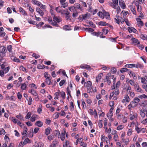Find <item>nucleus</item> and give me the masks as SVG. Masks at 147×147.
Returning <instances> with one entry per match:
<instances>
[{"instance_id":"obj_33","label":"nucleus","mask_w":147,"mask_h":147,"mask_svg":"<svg viewBox=\"0 0 147 147\" xmlns=\"http://www.w3.org/2000/svg\"><path fill=\"white\" fill-rule=\"evenodd\" d=\"M75 6L74 7L76 10L77 9H79L80 10H82V7H80V5L78 3H76L74 4Z\"/></svg>"},{"instance_id":"obj_1","label":"nucleus","mask_w":147,"mask_h":147,"mask_svg":"<svg viewBox=\"0 0 147 147\" xmlns=\"http://www.w3.org/2000/svg\"><path fill=\"white\" fill-rule=\"evenodd\" d=\"M7 52L6 47L4 46H1L0 49V56L3 58L5 56V54Z\"/></svg>"},{"instance_id":"obj_40","label":"nucleus","mask_w":147,"mask_h":147,"mask_svg":"<svg viewBox=\"0 0 147 147\" xmlns=\"http://www.w3.org/2000/svg\"><path fill=\"white\" fill-rule=\"evenodd\" d=\"M141 105L143 107L147 106V100H144L141 103Z\"/></svg>"},{"instance_id":"obj_58","label":"nucleus","mask_w":147,"mask_h":147,"mask_svg":"<svg viewBox=\"0 0 147 147\" xmlns=\"http://www.w3.org/2000/svg\"><path fill=\"white\" fill-rule=\"evenodd\" d=\"M133 131L131 129H129L127 133V135L128 136H131L132 133Z\"/></svg>"},{"instance_id":"obj_14","label":"nucleus","mask_w":147,"mask_h":147,"mask_svg":"<svg viewBox=\"0 0 147 147\" xmlns=\"http://www.w3.org/2000/svg\"><path fill=\"white\" fill-rule=\"evenodd\" d=\"M62 21L61 18L59 17L54 16L53 17V21L57 22L59 23Z\"/></svg>"},{"instance_id":"obj_6","label":"nucleus","mask_w":147,"mask_h":147,"mask_svg":"<svg viewBox=\"0 0 147 147\" xmlns=\"http://www.w3.org/2000/svg\"><path fill=\"white\" fill-rule=\"evenodd\" d=\"M118 5V0H112V3L110 4V5L113 8L115 9Z\"/></svg>"},{"instance_id":"obj_9","label":"nucleus","mask_w":147,"mask_h":147,"mask_svg":"<svg viewBox=\"0 0 147 147\" xmlns=\"http://www.w3.org/2000/svg\"><path fill=\"white\" fill-rule=\"evenodd\" d=\"M114 108L111 107L110 110L109 112L107 114V117L109 119H111L112 118L113 116V110Z\"/></svg>"},{"instance_id":"obj_26","label":"nucleus","mask_w":147,"mask_h":147,"mask_svg":"<svg viewBox=\"0 0 147 147\" xmlns=\"http://www.w3.org/2000/svg\"><path fill=\"white\" fill-rule=\"evenodd\" d=\"M136 20L137 22L138 25L139 26H142L144 25L143 22L141 20V19L139 18L136 19Z\"/></svg>"},{"instance_id":"obj_11","label":"nucleus","mask_w":147,"mask_h":147,"mask_svg":"<svg viewBox=\"0 0 147 147\" xmlns=\"http://www.w3.org/2000/svg\"><path fill=\"white\" fill-rule=\"evenodd\" d=\"M80 67L81 68L86 69L89 71H90L91 70L90 66L89 65L86 64L81 65L80 66Z\"/></svg>"},{"instance_id":"obj_38","label":"nucleus","mask_w":147,"mask_h":147,"mask_svg":"<svg viewBox=\"0 0 147 147\" xmlns=\"http://www.w3.org/2000/svg\"><path fill=\"white\" fill-rule=\"evenodd\" d=\"M51 129L50 127H48L45 129V134L47 135H48L50 133Z\"/></svg>"},{"instance_id":"obj_4","label":"nucleus","mask_w":147,"mask_h":147,"mask_svg":"<svg viewBox=\"0 0 147 147\" xmlns=\"http://www.w3.org/2000/svg\"><path fill=\"white\" fill-rule=\"evenodd\" d=\"M147 107L142 108V109H139L140 114L141 116L143 118H144L145 116V112Z\"/></svg>"},{"instance_id":"obj_15","label":"nucleus","mask_w":147,"mask_h":147,"mask_svg":"<svg viewBox=\"0 0 147 147\" xmlns=\"http://www.w3.org/2000/svg\"><path fill=\"white\" fill-rule=\"evenodd\" d=\"M129 7L133 14L134 15H136V12L135 10V6L132 5H130L129 6Z\"/></svg>"},{"instance_id":"obj_12","label":"nucleus","mask_w":147,"mask_h":147,"mask_svg":"<svg viewBox=\"0 0 147 147\" xmlns=\"http://www.w3.org/2000/svg\"><path fill=\"white\" fill-rule=\"evenodd\" d=\"M119 4L121 7L123 9H125L126 7V5L125 2L123 0H119Z\"/></svg>"},{"instance_id":"obj_32","label":"nucleus","mask_w":147,"mask_h":147,"mask_svg":"<svg viewBox=\"0 0 147 147\" xmlns=\"http://www.w3.org/2000/svg\"><path fill=\"white\" fill-rule=\"evenodd\" d=\"M103 76V74L102 73H101L100 74H99L97 77H96V80L97 82H98L100 80Z\"/></svg>"},{"instance_id":"obj_31","label":"nucleus","mask_w":147,"mask_h":147,"mask_svg":"<svg viewBox=\"0 0 147 147\" xmlns=\"http://www.w3.org/2000/svg\"><path fill=\"white\" fill-rule=\"evenodd\" d=\"M143 94L138 96V98L140 99H147V95H146L144 94Z\"/></svg>"},{"instance_id":"obj_10","label":"nucleus","mask_w":147,"mask_h":147,"mask_svg":"<svg viewBox=\"0 0 147 147\" xmlns=\"http://www.w3.org/2000/svg\"><path fill=\"white\" fill-rule=\"evenodd\" d=\"M66 134V131L65 129H63L62 131L60 138L62 141H64L65 139V136Z\"/></svg>"},{"instance_id":"obj_23","label":"nucleus","mask_w":147,"mask_h":147,"mask_svg":"<svg viewBox=\"0 0 147 147\" xmlns=\"http://www.w3.org/2000/svg\"><path fill=\"white\" fill-rule=\"evenodd\" d=\"M128 74L130 76H132L133 77V78L134 80H136L137 79V77L136 74L133 72L132 71H130L129 72Z\"/></svg>"},{"instance_id":"obj_49","label":"nucleus","mask_w":147,"mask_h":147,"mask_svg":"<svg viewBox=\"0 0 147 147\" xmlns=\"http://www.w3.org/2000/svg\"><path fill=\"white\" fill-rule=\"evenodd\" d=\"M59 113H56L53 115V117L55 119H57L58 118L59 116Z\"/></svg>"},{"instance_id":"obj_8","label":"nucleus","mask_w":147,"mask_h":147,"mask_svg":"<svg viewBox=\"0 0 147 147\" xmlns=\"http://www.w3.org/2000/svg\"><path fill=\"white\" fill-rule=\"evenodd\" d=\"M59 146H60L59 145V142L57 140H55L52 142V144L50 145L49 147H56Z\"/></svg>"},{"instance_id":"obj_19","label":"nucleus","mask_w":147,"mask_h":147,"mask_svg":"<svg viewBox=\"0 0 147 147\" xmlns=\"http://www.w3.org/2000/svg\"><path fill=\"white\" fill-rule=\"evenodd\" d=\"M43 122L40 121H38L36 122L35 125L38 127H41L43 125Z\"/></svg>"},{"instance_id":"obj_16","label":"nucleus","mask_w":147,"mask_h":147,"mask_svg":"<svg viewBox=\"0 0 147 147\" xmlns=\"http://www.w3.org/2000/svg\"><path fill=\"white\" fill-rule=\"evenodd\" d=\"M32 4L36 5L38 6H40L42 5L40 2L36 0H32Z\"/></svg>"},{"instance_id":"obj_3","label":"nucleus","mask_w":147,"mask_h":147,"mask_svg":"<svg viewBox=\"0 0 147 147\" xmlns=\"http://www.w3.org/2000/svg\"><path fill=\"white\" fill-rule=\"evenodd\" d=\"M116 18H114L115 22L118 24H119L120 22L123 24L124 22V20L121 17L117 15L115 16Z\"/></svg>"},{"instance_id":"obj_55","label":"nucleus","mask_w":147,"mask_h":147,"mask_svg":"<svg viewBox=\"0 0 147 147\" xmlns=\"http://www.w3.org/2000/svg\"><path fill=\"white\" fill-rule=\"evenodd\" d=\"M82 21L83 20H86L87 19V14H85L82 15Z\"/></svg>"},{"instance_id":"obj_17","label":"nucleus","mask_w":147,"mask_h":147,"mask_svg":"<svg viewBox=\"0 0 147 147\" xmlns=\"http://www.w3.org/2000/svg\"><path fill=\"white\" fill-rule=\"evenodd\" d=\"M84 85V86L86 87H92V83L91 81H89L87 82H85Z\"/></svg>"},{"instance_id":"obj_52","label":"nucleus","mask_w":147,"mask_h":147,"mask_svg":"<svg viewBox=\"0 0 147 147\" xmlns=\"http://www.w3.org/2000/svg\"><path fill=\"white\" fill-rule=\"evenodd\" d=\"M60 95L63 99H65V94L64 92H60Z\"/></svg>"},{"instance_id":"obj_35","label":"nucleus","mask_w":147,"mask_h":147,"mask_svg":"<svg viewBox=\"0 0 147 147\" xmlns=\"http://www.w3.org/2000/svg\"><path fill=\"white\" fill-rule=\"evenodd\" d=\"M32 91L33 92H32V94L33 96L36 97L35 98L36 100H38L39 99V98L38 96V94L37 93H36V92L34 90L33 91Z\"/></svg>"},{"instance_id":"obj_44","label":"nucleus","mask_w":147,"mask_h":147,"mask_svg":"<svg viewBox=\"0 0 147 147\" xmlns=\"http://www.w3.org/2000/svg\"><path fill=\"white\" fill-rule=\"evenodd\" d=\"M28 131V129L26 126H24V131L23 133L22 134V135H24L26 134Z\"/></svg>"},{"instance_id":"obj_41","label":"nucleus","mask_w":147,"mask_h":147,"mask_svg":"<svg viewBox=\"0 0 147 147\" xmlns=\"http://www.w3.org/2000/svg\"><path fill=\"white\" fill-rule=\"evenodd\" d=\"M31 143V141L28 138H26L24 140L23 144L25 145L28 143Z\"/></svg>"},{"instance_id":"obj_60","label":"nucleus","mask_w":147,"mask_h":147,"mask_svg":"<svg viewBox=\"0 0 147 147\" xmlns=\"http://www.w3.org/2000/svg\"><path fill=\"white\" fill-rule=\"evenodd\" d=\"M54 134L56 136H59L60 134V132L58 130L55 131Z\"/></svg>"},{"instance_id":"obj_18","label":"nucleus","mask_w":147,"mask_h":147,"mask_svg":"<svg viewBox=\"0 0 147 147\" xmlns=\"http://www.w3.org/2000/svg\"><path fill=\"white\" fill-rule=\"evenodd\" d=\"M38 116L36 115H33L32 116L30 119V121L32 122H34L38 118Z\"/></svg>"},{"instance_id":"obj_63","label":"nucleus","mask_w":147,"mask_h":147,"mask_svg":"<svg viewBox=\"0 0 147 147\" xmlns=\"http://www.w3.org/2000/svg\"><path fill=\"white\" fill-rule=\"evenodd\" d=\"M141 123L144 125L147 124V118L141 121Z\"/></svg>"},{"instance_id":"obj_29","label":"nucleus","mask_w":147,"mask_h":147,"mask_svg":"<svg viewBox=\"0 0 147 147\" xmlns=\"http://www.w3.org/2000/svg\"><path fill=\"white\" fill-rule=\"evenodd\" d=\"M131 40L133 43L135 44V45H137L138 44V42H140L136 38H133L131 39Z\"/></svg>"},{"instance_id":"obj_47","label":"nucleus","mask_w":147,"mask_h":147,"mask_svg":"<svg viewBox=\"0 0 147 147\" xmlns=\"http://www.w3.org/2000/svg\"><path fill=\"white\" fill-rule=\"evenodd\" d=\"M98 125L100 128L102 127V120H100L98 122Z\"/></svg>"},{"instance_id":"obj_54","label":"nucleus","mask_w":147,"mask_h":147,"mask_svg":"<svg viewBox=\"0 0 147 147\" xmlns=\"http://www.w3.org/2000/svg\"><path fill=\"white\" fill-rule=\"evenodd\" d=\"M42 105H39V107L38 108V109H37V112L39 114H40L41 113L42 111Z\"/></svg>"},{"instance_id":"obj_2","label":"nucleus","mask_w":147,"mask_h":147,"mask_svg":"<svg viewBox=\"0 0 147 147\" xmlns=\"http://www.w3.org/2000/svg\"><path fill=\"white\" fill-rule=\"evenodd\" d=\"M129 118L131 121L133 120H136L137 119L138 115L135 112L130 111L129 112Z\"/></svg>"},{"instance_id":"obj_56","label":"nucleus","mask_w":147,"mask_h":147,"mask_svg":"<svg viewBox=\"0 0 147 147\" xmlns=\"http://www.w3.org/2000/svg\"><path fill=\"white\" fill-rule=\"evenodd\" d=\"M31 115V113L30 112H29L28 113L25 117V118L26 119H28L30 118Z\"/></svg>"},{"instance_id":"obj_39","label":"nucleus","mask_w":147,"mask_h":147,"mask_svg":"<svg viewBox=\"0 0 147 147\" xmlns=\"http://www.w3.org/2000/svg\"><path fill=\"white\" fill-rule=\"evenodd\" d=\"M140 38L142 39L147 40V35L146 34H141L140 36Z\"/></svg>"},{"instance_id":"obj_46","label":"nucleus","mask_w":147,"mask_h":147,"mask_svg":"<svg viewBox=\"0 0 147 147\" xmlns=\"http://www.w3.org/2000/svg\"><path fill=\"white\" fill-rule=\"evenodd\" d=\"M133 104L134 102H130V104H129L127 107L128 109H129L130 111L131 109V108L133 107L132 105H133Z\"/></svg>"},{"instance_id":"obj_51","label":"nucleus","mask_w":147,"mask_h":147,"mask_svg":"<svg viewBox=\"0 0 147 147\" xmlns=\"http://www.w3.org/2000/svg\"><path fill=\"white\" fill-rule=\"evenodd\" d=\"M10 69V67L9 66L5 68L3 70H2L4 71V72L5 74L7 73L9 71Z\"/></svg>"},{"instance_id":"obj_30","label":"nucleus","mask_w":147,"mask_h":147,"mask_svg":"<svg viewBox=\"0 0 147 147\" xmlns=\"http://www.w3.org/2000/svg\"><path fill=\"white\" fill-rule=\"evenodd\" d=\"M128 29L129 32L130 33L132 32H133L134 33H136L137 31V30L135 29L132 27H128Z\"/></svg>"},{"instance_id":"obj_34","label":"nucleus","mask_w":147,"mask_h":147,"mask_svg":"<svg viewBox=\"0 0 147 147\" xmlns=\"http://www.w3.org/2000/svg\"><path fill=\"white\" fill-rule=\"evenodd\" d=\"M19 11L20 12L22 13L24 15H27V13L26 12L23 10L22 8V7H20L19 8Z\"/></svg>"},{"instance_id":"obj_48","label":"nucleus","mask_w":147,"mask_h":147,"mask_svg":"<svg viewBox=\"0 0 147 147\" xmlns=\"http://www.w3.org/2000/svg\"><path fill=\"white\" fill-rule=\"evenodd\" d=\"M138 44L136 45L139 48L141 49H142L144 47V46L142 44H140V42H138Z\"/></svg>"},{"instance_id":"obj_28","label":"nucleus","mask_w":147,"mask_h":147,"mask_svg":"<svg viewBox=\"0 0 147 147\" xmlns=\"http://www.w3.org/2000/svg\"><path fill=\"white\" fill-rule=\"evenodd\" d=\"M51 77L46 78L45 82L48 85H50L52 84V83L51 82Z\"/></svg>"},{"instance_id":"obj_27","label":"nucleus","mask_w":147,"mask_h":147,"mask_svg":"<svg viewBox=\"0 0 147 147\" xmlns=\"http://www.w3.org/2000/svg\"><path fill=\"white\" fill-rule=\"evenodd\" d=\"M71 27L69 25H65L63 27V29L65 30H71Z\"/></svg>"},{"instance_id":"obj_59","label":"nucleus","mask_w":147,"mask_h":147,"mask_svg":"<svg viewBox=\"0 0 147 147\" xmlns=\"http://www.w3.org/2000/svg\"><path fill=\"white\" fill-rule=\"evenodd\" d=\"M124 127V126L123 125H121L118 126L117 128V130H120L123 129Z\"/></svg>"},{"instance_id":"obj_50","label":"nucleus","mask_w":147,"mask_h":147,"mask_svg":"<svg viewBox=\"0 0 147 147\" xmlns=\"http://www.w3.org/2000/svg\"><path fill=\"white\" fill-rule=\"evenodd\" d=\"M141 82L145 84H147V81L144 77H143L141 78Z\"/></svg>"},{"instance_id":"obj_45","label":"nucleus","mask_w":147,"mask_h":147,"mask_svg":"<svg viewBox=\"0 0 147 147\" xmlns=\"http://www.w3.org/2000/svg\"><path fill=\"white\" fill-rule=\"evenodd\" d=\"M70 109L71 111H73L74 109V105L72 102H70Z\"/></svg>"},{"instance_id":"obj_24","label":"nucleus","mask_w":147,"mask_h":147,"mask_svg":"<svg viewBox=\"0 0 147 147\" xmlns=\"http://www.w3.org/2000/svg\"><path fill=\"white\" fill-rule=\"evenodd\" d=\"M135 67L137 68H139L141 69H142L144 68V65L142 64L138 63L137 64H135Z\"/></svg>"},{"instance_id":"obj_37","label":"nucleus","mask_w":147,"mask_h":147,"mask_svg":"<svg viewBox=\"0 0 147 147\" xmlns=\"http://www.w3.org/2000/svg\"><path fill=\"white\" fill-rule=\"evenodd\" d=\"M139 98H138V97H136L134 98V101L132 102H134V103L137 104L140 101V100Z\"/></svg>"},{"instance_id":"obj_7","label":"nucleus","mask_w":147,"mask_h":147,"mask_svg":"<svg viewBox=\"0 0 147 147\" xmlns=\"http://www.w3.org/2000/svg\"><path fill=\"white\" fill-rule=\"evenodd\" d=\"M119 93V90L117 89L116 88V89L115 90V91L112 92L110 94L109 98L111 99L112 97L114 96L115 94L116 96L118 95Z\"/></svg>"},{"instance_id":"obj_53","label":"nucleus","mask_w":147,"mask_h":147,"mask_svg":"<svg viewBox=\"0 0 147 147\" xmlns=\"http://www.w3.org/2000/svg\"><path fill=\"white\" fill-rule=\"evenodd\" d=\"M98 15L101 18L103 19L104 18L103 13L101 12H99L97 13Z\"/></svg>"},{"instance_id":"obj_57","label":"nucleus","mask_w":147,"mask_h":147,"mask_svg":"<svg viewBox=\"0 0 147 147\" xmlns=\"http://www.w3.org/2000/svg\"><path fill=\"white\" fill-rule=\"evenodd\" d=\"M135 129L138 134L140 133L141 132V128H139L138 126H136L135 127Z\"/></svg>"},{"instance_id":"obj_43","label":"nucleus","mask_w":147,"mask_h":147,"mask_svg":"<svg viewBox=\"0 0 147 147\" xmlns=\"http://www.w3.org/2000/svg\"><path fill=\"white\" fill-rule=\"evenodd\" d=\"M101 34V32H94L91 33L92 35L96 36L97 37H98Z\"/></svg>"},{"instance_id":"obj_13","label":"nucleus","mask_w":147,"mask_h":147,"mask_svg":"<svg viewBox=\"0 0 147 147\" xmlns=\"http://www.w3.org/2000/svg\"><path fill=\"white\" fill-rule=\"evenodd\" d=\"M130 100L129 98V97L127 95H125L122 101V102L123 103L125 102H128Z\"/></svg>"},{"instance_id":"obj_25","label":"nucleus","mask_w":147,"mask_h":147,"mask_svg":"<svg viewBox=\"0 0 147 147\" xmlns=\"http://www.w3.org/2000/svg\"><path fill=\"white\" fill-rule=\"evenodd\" d=\"M121 140L122 142L124 143L125 145H127L129 142V140L128 138L125 139L124 138H122Z\"/></svg>"},{"instance_id":"obj_64","label":"nucleus","mask_w":147,"mask_h":147,"mask_svg":"<svg viewBox=\"0 0 147 147\" xmlns=\"http://www.w3.org/2000/svg\"><path fill=\"white\" fill-rule=\"evenodd\" d=\"M44 144L42 143H40L36 145V147H43Z\"/></svg>"},{"instance_id":"obj_42","label":"nucleus","mask_w":147,"mask_h":147,"mask_svg":"<svg viewBox=\"0 0 147 147\" xmlns=\"http://www.w3.org/2000/svg\"><path fill=\"white\" fill-rule=\"evenodd\" d=\"M87 32H91L94 31V30L92 28H83Z\"/></svg>"},{"instance_id":"obj_22","label":"nucleus","mask_w":147,"mask_h":147,"mask_svg":"<svg viewBox=\"0 0 147 147\" xmlns=\"http://www.w3.org/2000/svg\"><path fill=\"white\" fill-rule=\"evenodd\" d=\"M114 75H111L110 73H108L106 76L107 80H110L111 79H113Z\"/></svg>"},{"instance_id":"obj_61","label":"nucleus","mask_w":147,"mask_h":147,"mask_svg":"<svg viewBox=\"0 0 147 147\" xmlns=\"http://www.w3.org/2000/svg\"><path fill=\"white\" fill-rule=\"evenodd\" d=\"M20 70H22V71L24 72H27L26 68L24 67L22 65H21L20 67Z\"/></svg>"},{"instance_id":"obj_5","label":"nucleus","mask_w":147,"mask_h":147,"mask_svg":"<svg viewBox=\"0 0 147 147\" xmlns=\"http://www.w3.org/2000/svg\"><path fill=\"white\" fill-rule=\"evenodd\" d=\"M135 90L137 92H140L141 93H143L144 91L140 87L138 84H135L134 86Z\"/></svg>"},{"instance_id":"obj_36","label":"nucleus","mask_w":147,"mask_h":147,"mask_svg":"<svg viewBox=\"0 0 147 147\" xmlns=\"http://www.w3.org/2000/svg\"><path fill=\"white\" fill-rule=\"evenodd\" d=\"M125 67H126L129 68H132L134 67H135V64H127L125 65Z\"/></svg>"},{"instance_id":"obj_20","label":"nucleus","mask_w":147,"mask_h":147,"mask_svg":"<svg viewBox=\"0 0 147 147\" xmlns=\"http://www.w3.org/2000/svg\"><path fill=\"white\" fill-rule=\"evenodd\" d=\"M36 12L38 13L40 16H42L44 15L43 11L38 7L36 8Z\"/></svg>"},{"instance_id":"obj_21","label":"nucleus","mask_w":147,"mask_h":147,"mask_svg":"<svg viewBox=\"0 0 147 147\" xmlns=\"http://www.w3.org/2000/svg\"><path fill=\"white\" fill-rule=\"evenodd\" d=\"M89 8L88 11L89 12H90L93 15H94L98 11L97 9H95L94 10H93L91 9V8L90 6H89Z\"/></svg>"},{"instance_id":"obj_62","label":"nucleus","mask_w":147,"mask_h":147,"mask_svg":"<svg viewBox=\"0 0 147 147\" xmlns=\"http://www.w3.org/2000/svg\"><path fill=\"white\" fill-rule=\"evenodd\" d=\"M128 70V69L126 68H123L121 69L120 71L121 73H123L127 71Z\"/></svg>"}]
</instances>
